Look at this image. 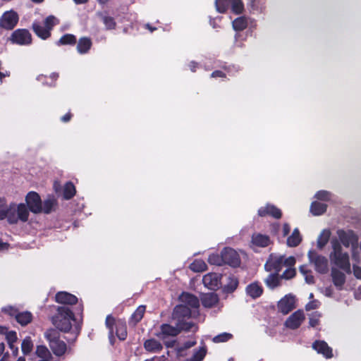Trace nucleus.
Returning <instances> with one entry per match:
<instances>
[{"label": "nucleus", "mask_w": 361, "mask_h": 361, "mask_svg": "<svg viewBox=\"0 0 361 361\" xmlns=\"http://www.w3.org/2000/svg\"><path fill=\"white\" fill-rule=\"evenodd\" d=\"M179 298L181 303L177 305L173 310L174 319L190 317L197 314L200 302L196 296L188 293H183Z\"/></svg>", "instance_id": "f257e3e1"}, {"label": "nucleus", "mask_w": 361, "mask_h": 361, "mask_svg": "<svg viewBox=\"0 0 361 361\" xmlns=\"http://www.w3.org/2000/svg\"><path fill=\"white\" fill-rule=\"evenodd\" d=\"M331 251L329 254V259L332 264L344 271L351 273L349 254L344 252L342 245L336 238L331 240Z\"/></svg>", "instance_id": "f03ea898"}, {"label": "nucleus", "mask_w": 361, "mask_h": 361, "mask_svg": "<svg viewBox=\"0 0 361 361\" xmlns=\"http://www.w3.org/2000/svg\"><path fill=\"white\" fill-rule=\"evenodd\" d=\"M338 242L345 247H351L352 259L360 262V255L357 250L358 236L351 230L339 229L336 232Z\"/></svg>", "instance_id": "7ed1b4c3"}, {"label": "nucleus", "mask_w": 361, "mask_h": 361, "mask_svg": "<svg viewBox=\"0 0 361 361\" xmlns=\"http://www.w3.org/2000/svg\"><path fill=\"white\" fill-rule=\"evenodd\" d=\"M74 320V314L69 307H59L56 315L52 319V322L60 331L68 332L71 330L72 322Z\"/></svg>", "instance_id": "20e7f679"}, {"label": "nucleus", "mask_w": 361, "mask_h": 361, "mask_svg": "<svg viewBox=\"0 0 361 361\" xmlns=\"http://www.w3.org/2000/svg\"><path fill=\"white\" fill-rule=\"evenodd\" d=\"M295 263L293 257L285 258L283 255L272 254L267 261L264 268L267 271L279 273L283 267H293Z\"/></svg>", "instance_id": "39448f33"}, {"label": "nucleus", "mask_w": 361, "mask_h": 361, "mask_svg": "<svg viewBox=\"0 0 361 361\" xmlns=\"http://www.w3.org/2000/svg\"><path fill=\"white\" fill-rule=\"evenodd\" d=\"M30 212L24 203H12L10 204V213L8 222L11 224L25 223L28 221Z\"/></svg>", "instance_id": "423d86ee"}, {"label": "nucleus", "mask_w": 361, "mask_h": 361, "mask_svg": "<svg viewBox=\"0 0 361 361\" xmlns=\"http://www.w3.org/2000/svg\"><path fill=\"white\" fill-rule=\"evenodd\" d=\"M59 23V20L54 16H49L43 23L35 21L32 24V29L35 33L42 39L49 38L51 35L50 31L53 27Z\"/></svg>", "instance_id": "0eeeda50"}, {"label": "nucleus", "mask_w": 361, "mask_h": 361, "mask_svg": "<svg viewBox=\"0 0 361 361\" xmlns=\"http://www.w3.org/2000/svg\"><path fill=\"white\" fill-rule=\"evenodd\" d=\"M44 336L49 341L50 348L56 355L61 356L66 353V344L59 339V334L56 330L53 329L47 330L44 333Z\"/></svg>", "instance_id": "6e6552de"}, {"label": "nucleus", "mask_w": 361, "mask_h": 361, "mask_svg": "<svg viewBox=\"0 0 361 361\" xmlns=\"http://www.w3.org/2000/svg\"><path fill=\"white\" fill-rule=\"evenodd\" d=\"M307 256L310 263L314 266L316 271L320 274H326L329 271V260L325 256L315 250H310Z\"/></svg>", "instance_id": "1a4fd4ad"}, {"label": "nucleus", "mask_w": 361, "mask_h": 361, "mask_svg": "<svg viewBox=\"0 0 361 361\" xmlns=\"http://www.w3.org/2000/svg\"><path fill=\"white\" fill-rule=\"evenodd\" d=\"M19 20L18 13L13 10L4 13L0 18V27L5 30H12L17 25Z\"/></svg>", "instance_id": "9d476101"}, {"label": "nucleus", "mask_w": 361, "mask_h": 361, "mask_svg": "<svg viewBox=\"0 0 361 361\" xmlns=\"http://www.w3.org/2000/svg\"><path fill=\"white\" fill-rule=\"evenodd\" d=\"M10 40L13 44L28 45L32 42V37L28 30L18 29L11 34Z\"/></svg>", "instance_id": "9b49d317"}, {"label": "nucleus", "mask_w": 361, "mask_h": 361, "mask_svg": "<svg viewBox=\"0 0 361 361\" xmlns=\"http://www.w3.org/2000/svg\"><path fill=\"white\" fill-rule=\"evenodd\" d=\"M25 201L28 207L29 212L31 211L35 214L42 212V202L39 195L35 192H30L25 197Z\"/></svg>", "instance_id": "f8f14e48"}, {"label": "nucleus", "mask_w": 361, "mask_h": 361, "mask_svg": "<svg viewBox=\"0 0 361 361\" xmlns=\"http://www.w3.org/2000/svg\"><path fill=\"white\" fill-rule=\"evenodd\" d=\"M295 296L291 293L286 295L277 304L279 312L283 314H287L295 307Z\"/></svg>", "instance_id": "ddd939ff"}, {"label": "nucleus", "mask_w": 361, "mask_h": 361, "mask_svg": "<svg viewBox=\"0 0 361 361\" xmlns=\"http://www.w3.org/2000/svg\"><path fill=\"white\" fill-rule=\"evenodd\" d=\"M305 316L303 310H298L293 312L285 322V326L290 329L299 328L304 322Z\"/></svg>", "instance_id": "4468645a"}, {"label": "nucleus", "mask_w": 361, "mask_h": 361, "mask_svg": "<svg viewBox=\"0 0 361 361\" xmlns=\"http://www.w3.org/2000/svg\"><path fill=\"white\" fill-rule=\"evenodd\" d=\"M223 259L224 264L236 267L240 264V259L238 253L233 249L226 247L223 250Z\"/></svg>", "instance_id": "2eb2a0df"}, {"label": "nucleus", "mask_w": 361, "mask_h": 361, "mask_svg": "<svg viewBox=\"0 0 361 361\" xmlns=\"http://www.w3.org/2000/svg\"><path fill=\"white\" fill-rule=\"evenodd\" d=\"M205 287L210 290H216L221 286V276L216 273H209L202 279Z\"/></svg>", "instance_id": "dca6fc26"}, {"label": "nucleus", "mask_w": 361, "mask_h": 361, "mask_svg": "<svg viewBox=\"0 0 361 361\" xmlns=\"http://www.w3.org/2000/svg\"><path fill=\"white\" fill-rule=\"evenodd\" d=\"M258 214L260 216H265L267 215H269L276 219H279L281 216V212L275 206L268 204L266 206L262 207L259 209Z\"/></svg>", "instance_id": "f3484780"}, {"label": "nucleus", "mask_w": 361, "mask_h": 361, "mask_svg": "<svg viewBox=\"0 0 361 361\" xmlns=\"http://www.w3.org/2000/svg\"><path fill=\"white\" fill-rule=\"evenodd\" d=\"M55 300L58 303L64 305H73L78 302L76 296L66 291L56 293Z\"/></svg>", "instance_id": "a211bd4d"}, {"label": "nucleus", "mask_w": 361, "mask_h": 361, "mask_svg": "<svg viewBox=\"0 0 361 361\" xmlns=\"http://www.w3.org/2000/svg\"><path fill=\"white\" fill-rule=\"evenodd\" d=\"M160 329L161 331L157 334V336L161 339H164L168 336H176L179 334L178 326L175 327L167 324H162Z\"/></svg>", "instance_id": "6ab92c4d"}, {"label": "nucleus", "mask_w": 361, "mask_h": 361, "mask_svg": "<svg viewBox=\"0 0 361 361\" xmlns=\"http://www.w3.org/2000/svg\"><path fill=\"white\" fill-rule=\"evenodd\" d=\"M312 348L318 353L322 354L326 358H331L333 356L331 348L323 341H315L312 344Z\"/></svg>", "instance_id": "aec40b11"}, {"label": "nucleus", "mask_w": 361, "mask_h": 361, "mask_svg": "<svg viewBox=\"0 0 361 361\" xmlns=\"http://www.w3.org/2000/svg\"><path fill=\"white\" fill-rule=\"evenodd\" d=\"M331 276L333 283L339 290H341L345 282V275L336 267H332Z\"/></svg>", "instance_id": "412c9836"}, {"label": "nucleus", "mask_w": 361, "mask_h": 361, "mask_svg": "<svg viewBox=\"0 0 361 361\" xmlns=\"http://www.w3.org/2000/svg\"><path fill=\"white\" fill-rule=\"evenodd\" d=\"M245 291L250 298L256 299L262 294L263 288L259 282L255 281L247 286Z\"/></svg>", "instance_id": "4be33fe9"}, {"label": "nucleus", "mask_w": 361, "mask_h": 361, "mask_svg": "<svg viewBox=\"0 0 361 361\" xmlns=\"http://www.w3.org/2000/svg\"><path fill=\"white\" fill-rule=\"evenodd\" d=\"M251 243L253 245L265 247L270 244L271 240L269 237L267 235L254 233L252 236Z\"/></svg>", "instance_id": "5701e85b"}, {"label": "nucleus", "mask_w": 361, "mask_h": 361, "mask_svg": "<svg viewBox=\"0 0 361 361\" xmlns=\"http://www.w3.org/2000/svg\"><path fill=\"white\" fill-rule=\"evenodd\" d=\"M201 301L204 307H212L218 302L219 298L216 294L209 293L203 294L201 297Z\"/></svg>", "instance_id": "b1692460"}, {"label": "nucleus", "mask_w": 361, "mask_h": 361, "mask_svg": "<svg viewBox=\"0 0 361 361\" xmlns=\"http://www.w3.org/2000/svg\"><path fill=\"white\" fill-rule=\"evenodd\" d=\"M144 348L147 351L155 353L161 350L163 346L159 341L150 338L145 341Z\"/></svg>", "instance_id": "393cba45"}, {"label": "nucleus", "mask_w": 361, "mask_h": 361, "mask_svg": "<svg viewBox=\"0 0 361 361\" xmlns=\"http://www.w3.org/2000/svg\"><path fill=\"white\" fill-rule=\"evenodd\" d=\"M188 318L189 317H181L180 319H176L178 321L177 326L179 329V332L182 330L186 331H195L197 330V326L193 323L186 322L185 320Z\"/></svg>", "instance_id": "a878e982"}, {"label": "nucleus", "mask_w": 361, "mask_h": 361, "mask_svg": "<svg viewBox=\"0 0 361 361\" xmlns=\"http://www.w3.org/2000/svg\"><path fill=\"white\" fill-rule=\"evenodd\" d=\"M302 241V236L298 228H295L292 234L287 238L286 244L288 247H294L298 246Z\"/></svg>", "instance_id": "bb28decb"}, {"label": "nucleus", "mask_w": 361, "mask_h": 361, "mask_svg": "<svg viewBox=\"0 0 361 361\" xmlns=\"http://www.w3.org/2000/svg\"><path fill=\"white\" fill-rule=\"evenodd\" d=\"M91 46L92 42L90 38L82 37L78 41L77 50L81 54H86L91 48Z\"/></svg>", "instance_id": "cd10ccee"}, {"label": "nucleus", "mask_w": 361, "mask_h": 361, "mask_svg": "<svg viewBox=\"0 0 361 361\" xmlns=\"http://www.w3.org/2000/svg\"><path fill=\"white\" fill-rule=\"evenodd\" d=\"M331 236V231L329 229L323 230L319 235L317 241V246L319 250H322L327 244Z\"/></svg>", "instance_id": "c85d7f7f"}, {"label": "nucleus", "mask_w": 361, "mask_h": 361, "mask_svg": "<svg viewBox=\"0 0 361 361\" xmlns=\"http://www.w3.org/2000/svg\"><path fill=\"white\" fill-rule=\"evenodd\" d=\"M327 205L317 201L312 202L310 206V212L314 216H319L326 211Z\"/></svg>", "instance_id": "c756f323"}, {"label": "nucleus", "mask_w": 361, "mask_h": 361, "mask_svg": "<svg viewBox=\"0 0 361 361\" xmlns=\"http://www.w3.org/2000/svg\"><path fill=\"white\" fill-rule=\"evenodd\" d=\"M281 277L278 273L271 274L264 280V283L267 286L271 289H274L280 286Z\"/></svg>", "instance_id": "7c9ffc66"}, {"label": "nucleus", "mask_w": 361, "mask_h": 361, "mask_svg": "<svg viewBox=\"0 0 361 361\" xmlns=\"http://www.w3.org/2000/svg\"><path fill=\"white\" fill-rule=\"evenodd\" d=\"M32 319V314L29 312H19L16 314V321L23 326L29 324Z\"/></svg>", "instance_id": "2f4dec72"}, {"label": "nucleus", "mask_w": 361, "mask_h": 361, "mask_svg": "<svg viewBox=\"0 0 361 361\" xmlns=\"http://www.w3.org/2000/svg\"><path fill=\"white\" fill-rule=\"evenodd\" d=\"M116 335L120 340H125L127 336L126 325L124 322L118 321L116 323Z\"/></svg>", "instance_id": "473e14b6"}, {"label": "nucleus", "mask_w": 361, "mask_h": 361, "mask_svg": "<svg viewBox=\"0 0 361 361\" xmlns=\"http://www.w3.org/2000/svg\"><path fill=\"white\" fill-rule=\"evenodd\" d=\"M247 26V19L244 17H238L233 21V27L236 31H241Z\"/></svg>", "instance_id": "72a5a7b5"}, {"label": "nucleus", "mask_w": 361, "mask_h": 361, "mask_svg": "<svg viewBox=\"0 0 361 361\" xmlns=\"http://www.w3.org/2000/svg\"><path fill=\"white\" fill-rule=\"evenodd\" d=\"M10 213V204L8 205L4 199H0V220L7 219Z\"/></svg>", "instance_id": "f704fd0d"}, {"label": "nucleus", "mask_w": 361, "mask_h": 361, "mask_svg": "<svg viewBox=\"0 0 361 361\" xmlns=\"http://www.w3.org/2000/svg\"><path fill=\"white\" fill-rule=\"evenodd\" d=\"M190 269L194 272H202L207 269V264L202 259H196L190 264Z\"/></svg>", "instance_id": "c9c22d12"}, {"label": "nucleus", "mask_w": 361, "mask_h": 361, "mask_svg": "<svg viewBox=\"0 0 361 361\" xmlns=\"http://www.w3.org/2000/svg\"><path fill=\"white\" fill-rule=\"evenodd\" d=\"M75 193V188L73 184L71 182L66 183L63 188V197L69 200L74 196Z\"/></svg>", "instance_id": "e433bc0d"}, {"label": "nucleus", "mask_w": 361, "mask_h": 361, "mask_svg": "<svg viewBox=\"0 0 361 361\" xmlns=\"http://www.w3.org/2000/svg\"><path fill=\"white\" fill-rule=\"evenodd\" d=\"M206 353L207 350L205 347H201L194 352L192 356L188 361H202L205 357Z\"/></svg>", "instance_id": "4c0bfd02"}, {"label": "nucleus", "mask_w": 361, "mask_h": 361, "mask_svg": "<svg viewBox=\"0 0 361 361\" xmlns=\"http://www.w3.org/2000/svg\"><path fill=\"white\" fill-rule=\"evenodd\" d=\"M314 197L322 201L329 202L333 200L334 195L329 191L319 190L315 194Z\"/></svg>", "instance_id": "58836bf2"}, {"label": "nucleus", "mask_w": 361, "mask_h": 361, "mask_svg": "<svg viewBox=\"0 0 361 361\" xmlns=\"http://www.w3.org/2000/svg\"><path fill=\"white\" fill-rule=\"evenodd\" d=\"M36 354L41 359H50L51 357L49 350L44 345H38L36 349Z\"/></svg>", "instance_id": "ea45409f"}, {"label": "nucleus", "mask_w": 361, "mask_h": 361, "mask_svg": "<svg viewBox=\"0 0 361 361\" xmlns=\"http://www.w3.org/2000/svg\"><path fill=\"white\" fill-rule=\"evenodd\" d=\"M76 42V37L71 34H66L62 36L59 42H57L58 45H64V44H73Z\"/></svg>", "instance_id": "a19ab883"}, {"label": "nucleus", "mask_w": 361, "mask_h": 361, "mask_svg": "<svg viewBox=\"0 0 361 361\" xmlns=\"http://www.w3.org/2000/svg\"><path fill=\"white\" fill-rule=\"evenodd\" d=\"M231 4V0H216L215 5L216 11L219 13H224Z\"/></svg>", "instance_id": "79ce46f5"}, {"label": "nucleus", "mask_w": 361, "mask_h": 361, "mask_svg": "<svg viewBox=\"0 0 361 361\" xmlns=\"http://www.w3.org/2000/svg\"><path fill=\"white\" fill-rule=\"evenodd\" d=\"M208 262L211 264L221 266L224 264L223 259V251L221 255L218 254H212L208 257Z\"/></svg>", "instance_id": "37998d69"}, {"label": "nucleus", "mask_w": 361, "mask_h": 361, "mask_svg": "<svg viewBox=\"0 0 361 361\" xmlns=\"http://www.w3.org/2000/svg\"><path fill=\"white\" fill-rule=\"evenodd\" d=\"M238 285V279L233 276H230L228 277V282L225 286V290L228 292H233L236 289Z\"/></svg>", "instance_id": "c03bdc74"}, {"label": "nucleus", "mask_w": 361, "mask_h": 361, "mask_svg": "<svg viewBox=\"0 0 361 361\" xmlns=\"http://www.w3.org/2000/svg\"><path fill=\"white\" fill-rule=\"evenodd\" d=\"M33 348V343L30 337H26L22 342L21 349L25 355L29 354Z\"/></svg>", "instance_id": "a18cd8bd"}, {"label": "nucleus", "mask_w": 361, "mask_h": 361, "mask_svg": "<svg viewBox=\"0 0 361 361\" xmlns=\"http://www.w3.org/2000/svg\"><path fill=\"white\" fill-rule=\"evenodd\" d=\"M322 314L319 312H314L309 314V325L310 327L314 328L319 324V320Z\"/></svg>", "instance_id": "49530a36"}, {"label": "nucleus", "mask_w": 361, "mask_h": 361, "mask_svg": "<svg viewBox=\"0 0 361 361\" xmlns=\"http://www.w3.org/2000/svg\"><path fill=\"white\" fill-rule=\"evenodd\" d=\"M58 78V74L52 73L49 78L45 75H41L37 77V80L39 81H42L43 84L47 85H53L54 81H55Z\"/></svg>", "instance_id": "de8ad7c7"}, {"label": "nucleus", "mask_w": 361, "mask_h": 361, "mask_svg": "<svg viewBox=\"0 0 361 361\" xmlns=\"http://www.w3.org/2000/svg\"><path fill=\"white\" fill-rule=\"evenodd\" d=\"M56 204V200L54 198H48L42 203V212L44 213H50Z\"/></svg>", "instance_id": "09e8293b"}, {"label": "nucleus", "mask_w": 361, "mask_h": 361, "mask_svg": "<svg viewBox=\"0 0 361 361\" xmlns=\"http://www.w3.org/2000/svg\"><path fill=\"white\" fill-rule=\"evenodd\" d=\"M145 312V306L140 305L139 306L136 310L134 312V313L132 315V319L135 322L137 323L140 322L142 318L143 317L144 313Z\"/></svg>", "instance_id": "8fccbe9b"}, {"label": "nucleus", "mask_w": 361, "mask_h": 361, "mask_svg": "<svg viewBox=\"0 0 361 361\" xmlns=\"http://www.w3.org/2000/svg\"><path fill=\"white\" fill-rule=\"evenodd\" d=\"M5 335L9 348L11 349H13V343H15L18 339L16 332L13 331H8Z\"/></svg>", "instance_id": "3c124183"}, {"label": "nucleus", "mask_w": 361, "mask_h": 361, "mask_svg": "<svg viewBox=\"0 0 361 361\" xmlns=\"http://www.w3.org/2000/svg\"><path fill=\"white\" fill-rule=\"evenodd\" d=\"M101 17L102 20L103 21L104 24L105 25L106 29L111 30L114 29L116 27V23L114 21V19L112 17L107 16H103L99 15Z\"/></svg>", "instance_id": "603ef678"}, {"label": "nucleus", "mask_w": 361, "mask_h": 361, "mask_svg": "<svg viewBox=\"0 0 361 361\" xmlns=\"http://www.w3.org/2000/svg\"><path fill=\"white\" fill-rule=\"evenodd\" d=\"M231 6L232 11L236 14L240 13L244 8V6L241 0H231Z\"/></svg>", "instance_id": "864d4df0"}, {"label": "nucleus", "mask_w": 361, "mask_h": 361, "mask_svg": "<svg viewBox=\"0 0 361 361\" xmlns=\"http://www.w3.org/2000/svg\"><path fill=\"white\" fill-rule=\"evenodd\" d=\"M232 337L231 334L224 332L214 336L212 340L214 343H222L229 341Z\"/></svg>", "instance_id": "5fc2aeb1"}, {"label": "nucleus", "mask_w": 361, "mask_h": 361, "mask_svg": "<svg viewBox=\"0 0 361 361\" xmlns=\"http://www.w3.org/2000/svg\"><path fill=\"white\" fill-rule=\"evenodd\" d=\"M286 271L280 276L281 279H290L295 275V269L292 267H286Z\"/></svg>", "instance_id": "6e6d98bb"}, {"label": "nucleus", "mask_w": 361, "mask_h": 361, "mask_svg": "<svg viewBox=\"0 0 361 361\" xmlns=\"http://www.w3.org/2000/svg\"><path fill=\"white\" fill-rule=\"evenodd\" d=\"M252 9L262 10L264 8L265 0H249Z\"/></svg>", "instance_id": "4d7b16f0"}, {"label": "nucleus", "mask_w": 361, "mask_h": 361, "mask_svg": "<svg viewBox=\"0 0 361 361\" xmlns=\"http://www.w3.org/2000/svg\"><path fill=\"white\" fill-rule=\"evenodd\" d=\"M321 302L317 300H312L306 304L305 308L306 311L316 310L319 307Z\"/></svg>", "instance_id": "13d9d810"}, {"label": "nucleus", "mask_w": 361, "mask_h": 361, "mask_svg": "<svg viewBox=\"0 0 361 361\" xmlns=\"http://www.w3.org/2000/svg\"><path fill=\"white\" fill-rule=\"evenodd\" d=\"M196 344L195 341H189L183 344V345L180 346L178 349V353L179 355H182L185 350L190 348Z\"/></svg>", "instance_id": "bf43d9fd"}, {"label": "nucleus", "mask_w": 361, "mask_h": 361, "mask_svg": "<svg viewBox=\"0 0 361 361\" xmlns=\"http://www.w3.org/2000/svg\"><path fill=\"white\" fill-rule=\"evenodd\" d=\"M357 264H353L352 267V271L354 276L357 279H361V267Z\"/></svg>", "instance_id": "052dcab7"}, {"label": "nucleus", "mask_w": 361, "mask_h": 361, "mask_svg": "<svg viewBox=\"0 0 361 361\" xmlns=\"http://www.w3.org/2000/svg\"><path fill=\"white\" fill-rule=\"evenodd\" d=\"M2 310H3V312L9 314L10 316L14 317L16 319V314H18V313H19L17 309H16L11 306L6 307L3 308Z\"/></svg>", "instance_id": "680f3d73"}, {"label": "nucleus", "mask_w": 361, "mask_h": 361, "mask_svg": "<svg viewBox=\"0 0 361 361\" xmlns=\"http://www.w3.org/2000/svg\"><path fill=\"white\" fill-rule=\"evenodd\" d=\"M115 323L114 318L111 315H108L106 319V325L108 329L110 330V334L111 335L113 333V325Z\"/></svg>", "instance_id": "e2e57ef3"}, {"label": "nucleus", "mask_w": 361, "mask_h": 361, "mask_svg": "<svg viewBox=\"0 0 361 361\" xmlns=\"http://www.w3.org/2000/svg\"><path fill=\"white\" fill-rule=\"evenodd\" d=\"M306 283L308 284H312L314 283V276L312 275L311 272L304 275Z\"/></svg>", "instance_id": "0e129e2a"}, {"label": "nucleus", "mask_w": 361, "mask_h": 361, "mask_svg": "<svg viewBox=\"0 0 361 361\" xmlns=\"http://www.w3.org/2000/svg\"><path fill=\"white\" fill-rule=\"evenodd\" d=\"M211 76L212 78H216V77L224 78L226 76V74L224 72H222L221 71H216L212 73Z\"/></svg>", "instance_id": "69168bd1"}, {"label": "nucleus", "mask_w": 361, "mask_h": 361, "mask_svg": "<svg viewBox=\"0 0 361 361\" xmlns=\"http://www.w3.org/2000/svg\"><path fill=\"white\" fill-rule=\"evenodd\" d=\"M290 231V227L289 226L288 224H284L283 226V230H282V232H283V236H286L289 232Z\"/></svg>", "instance_id": "338daca9"}, {"label": "nucleus", "mask_w": 361, "mask_h": 361, "mask_svg": "<svg viewBox=\"0 0 361 361\" xmlns=\"http://www.w3.org/2000/svg\"><path fill=\"white\" fill-rule=\"evenodd\" d=\"M355 297L357 300H361V286L358 287L355 291Z\"/></svg>", "instance_id": "774afa93"}]
</instances>
